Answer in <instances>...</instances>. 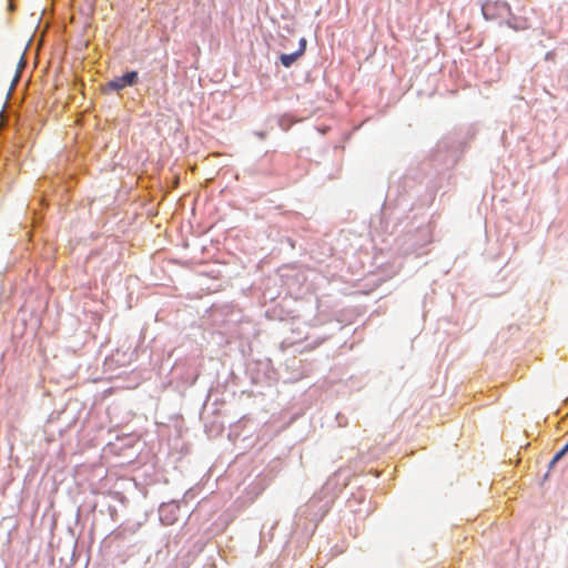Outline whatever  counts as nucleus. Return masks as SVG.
I'll list each match as a JSON object with an SVG mask.
<instances>
[{"instance_id": "f257e3e1", "label": "nucleus", "mask_w": 568, "mask_h": 568, "mask_svg": "<svg viewBox=\"0 0 568 568\" xmlns=\"http://www.w3.org/2000/svg\"><path fill=\"white\" fill-rule=\"evenodd\" d=\"M486 20H495L511 14V7L504 0H488L481 7Z\"/></svg>"}, {"instance_id": "f03ea898", "label": "nucleus", "mask_w": 568, "mask_h": 568, "mask_svg": "<svg viewBox=\"0 0 568 568\" xmlns=\"http://www.w3.org/2000/svg\"><path fill=\"white\" fill-rule=\"evenodd\" d=\"M139 74L136 71H130L122 77L115 78L109 82V87L113 90L120 91L126 87H132L138 82Z\"/></svg>"}, {"instance_id": "7ed1b4c3", "label": "nucleus", "mask_w": 568, "mask_h": 568, "mask_svg": "<svg viewBox=\"0 0 568 568\" xmlns=\"http://www.w3.org/2000/svg\"><path fill=\"white\" fill-rule=\"evenodd\" d=\"M305 51V42L303 41V47L300 48L296 52H293V53H290V54H282L280 57V60H281V63L286 67V68H290Z\"/></svg>"}, {"instance_id": "20e7f679", "label": "nucleus", "mask_w": 568, "mask_h": 568, "mask_svg": "<svg viewBox=\"0 0 568 568\" xmlns=\"http://www.w3.org/2000/svg\"><path fill=\"white\" fill-rule=\"evenodd\" d=\"M510 18L507 20V26L515 31L526 30L529 27L527 19H518L513 13L508 14Z\"/></svg>"}, {"instance_id": "39448f33", "label": "nucleus", "mask_w": 568, "mask_h": 568, "mask_svg": "<svg viewBox=\"0 0 568 568\" xmlns=\"http://www.w3.org/2000/svg\"><path fill=\"white\" fill-rule=\"evenodd\" d=\"M173 509H178L176 506L174 505H165V506H162L160 508V515H161V519L164 521V514L168 513V511H172Z\"/></svg>"}, {"instance_id": "423d86ee", "label": "nucleus", "mask_w": 568, "mask_h": 568, "mask_svg": "<svg viewBox=\"0 0 568 568\" xmlns=\"http://www.w3.org/2000/svg\"><path fill=\"white\" fill-rule=\"evenodd\" d=\"M24 65H26V61H24L23 55H21L20 61H19V69L23 68Z\"/></svg>"}, {"instance_id": "0eeeda50", "label": "nucleus", "mask_w": 568, "mask_h": 568, "mask_svg": "<svg viewBox=\"0 0 568 568\" xmlns=\"http://www.w3.org/2000/svg\"><path fill=\"white\" fill-rule=\"evenodd\" d=\"M303 41L306 43V41L304 39H302L300 42L301 48L303 47Z\"/></svg>"}, {"instance_id": "6e6552de", "label": "nucleus", "mask_w": 568, "mask_h": 568, "mask_svg": "<svg viewBox=\"0 0 568 568\" xmlns=\"http://www.w3.org/2000/svg\"><path fill=\"white\" fill-rule=\"evenodd\" d=\"M18 79H19V74L17 73L16 79H14V82H17V81H18Z\"/></svg>"}]
</instances>
